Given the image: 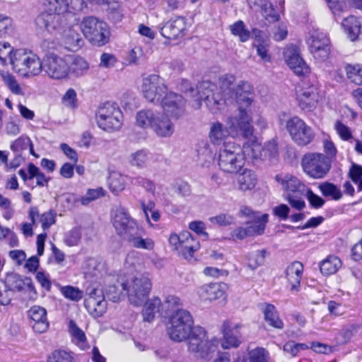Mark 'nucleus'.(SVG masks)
<instances>
[{
  "label": "nucleus",
  "instance_id": "nucleus-34",
  "mask_svg": "<svg viewBox=\"0 0 362 362\" xmlns=\"http://www.w3.org/2000/svg\"><path fill=\"white\" fill-rule=\"evenodd\" d=\"M335 20L340 18L343 13L353 6L349 0H325Z\"/></svg>",
  "mask_w": 362,
  "mask_h": 362
},
{
  "label": "nucleus",
  "instance_id": "nucleus-19",
  "mask_svg": "<svg viewBox=\"0 0 362 362\" xmlns=\"http://www.w3.org/2000/svg\"><path fill=\"white\" fill-rule=\"evenodd\" d=\"M80 31L81 25H74L63 29L60 35L62 42L66 49L76 52L82 47L84 42Z\"/></svg>",
  "mask_w": 362,
  "mask_h": 362
},
{
  "label": "nucleus",
  "instance_id": "nucleus-50",
  "mask_svg": "<svg viewBox=\"0 0 362 362\" xmlns=\"http://www.w3.org/2000/svg\"><path fill=\"white\" fill-rule=\"evenodd\" d=\"M256 6L261 8L262 15L269 23H274L279 21L280 19L279 14H278L273 5L262 0L261 4H257Z\"/></svg>",
  "mask_w": 362,
  "mask_h": 362
},
{
  "label": "nucleus",
  "instance_id": "nucleus-64",
  "mask_svg": "<svg viewBox=\"0 0 362 362\" xmlns=\"http://www.w3.org/2000/svg\"><path fill=\"white\" fill-rule=\"evenodd\" d=\"M249 356L251 362H267L269 353L263 348H256L250 351Z\"/></svg>",
  "mask_w": 362,
  "mask_h": 362
},
{
  "label": "nucleus",
  "instance_id": "nucleus-29",
  "mask_svg": "<svg viewBox=\"0 0 362 362\" xmlns=\"http://www.w3.org/2000/svg\"><path fill=\"white\" fill-rule=\"evenodd\" d=\"M33 54L28 53L23 49L14 51L13 57H10V63L13 66V69L21 75Z\"/></svg>",
  "mask_w": 362,
  "mask_h": 362
},
{
  "label": "nucleus",
  "instance_id": "nucleus-18",
  "mask_svg": "<svg viewBox=\"0 0 362 362\" xmlns=\"http://www.w3.org/2000/svg\"><path fill=\"white\" fill-rule=\"evenodd\" d=\"M87 292L88 297L85 300V307L94 317L102 316L107 309V302L102 288H89Z\"/></svg>",
  "mask_w": 362,
  "mask_h": 362
},
{
  "label": "nucleus",
  "instance_id": "nucleus-23",
  "mask_svg": "<svg viewBox=\"0 0 362 362\" xmlns=\"http://www.w3.org/2000/svg\"><path fill=\"white\" fill-rule=\"evenodd\" d=\"M284 56L287 65L296 75L305 76L310 72L309 66L296 48L287 49Z\"/></svg>",
  "mask_w": 362,
  "mask_h": 362
},
{
  "label": "nucleus",
  "instance_id": "nucleus-20",
  "mask_svg": "<svg viewBox=\"0 0 362 362\" xmlns=\"http://www.w3.org/2000/svg\"><path fill=\"white\" fill-rule=\"evenodd\" d=\"M187 22L184 17L178 16L168 21L160 28V34L168 39H176L185 35Z\"/></svg>",
  "mask_w": 362,
  "mask_h": 362
},
{
  "label": "nucleus",
  "instance_id": "nucleus-58",
  "mask_svg": "<svg viewBox=\"0 0 362 362\" xmlns=\"http://www.w3.org/2000/svg\"><path fill=\"white\" fill-rule=\"evenodd\" d=\"M235 98L238 105V110H243L250 114L251 106L254 101V93L252 92V94L240 95V96L235 97Z\"/></svg>",
  "mask_w": 362,
  "mask_h": 362
},
{
  "label": "nucleus",
  "instance_id": "nucleus-59",
  "mask_svg": "<svg viewBox=\"0 0 362 362\" xmlns=\"http://www.w3.org/2000/svg\"><path fill=\"white\" fill-rule=\"evenodd\" d=\"M47 362H76L72 355L63 350L53 351L47 359Z\"/></svg>",
  "mask_w": 362,
  "mask_h": 362
},
{
  "label": "nucleus",
  "instance_id": "nucleus-32",
  "mask_svg": "<svg viewBox=\"0 0 362 362\" xmlns=\"http://www.w3.org/2000/svg\"><path fill=\"white\" fill-rule=\"evenodd\" d=\"M68 329L71 336L72 341L76 344L81 349H86L88 348L87 339L84 332L78 327L76 323L71 320L69 322Z\"/></svg>",
  "mask_w": 362,
  "mask_h": 362
},
{
  "label": "nucleus",
  "instance_id": "nucleus-56",
  "mask_svg": "<svg viewBox=\"0 0 362 362\" xmlns=\"http://www.w3.org/2000/svg\"><path fill=\"white\" fill-rule=\"evenodd\" d=\"M334 129L341 140L349 141L353 139L351 129L342 122L337 120L334 124Z\"/></svg>",
  "mask_w": 362,
  "mask_h": 362
},
{
  "label": "nucleus",
  "instance_id": "nucleus-28",
  "mask_svg": "<svg viewBox=\"0 0 362 362\" xmlns=\"http://www.w3.org/2000/svg\"><path fill=\"white\" fill-rule=\"evenodd\" d=\"M229 136H230V133L226 124L224 126L218 121L211 124L209 138L211 144L214 145L226 144L225 141Z\"/></svg>",
  "mask_w": 362,
  "mask_h": 362
},
{
  "label": "nucleus",
  "instance_id": "nucleus-16",
  "mask_svg": "<svg viewBox=\"0 0 362 362\" xmlns=\"http://www.w3.org/2000/svg\"><path fill=\"white\" fill-rule=\"evenodd\" d=\"M307 43L313 57L319 61L326 60L329 54V40L327 35L318 30L310 32Z\"/></svg>",
  "mask_w": 362,
  "mask_h": 362
},
{
  "label": "nucleus",
  "instance_id": "nucleus-62",
  "mask_svg": "<svg viewBox=\"0 0 362 362\" xmlns=\"http://www.w3.org/2000/svg\"><path fill=\"white\" fill-rule=\"evenodd\" d=\"M61 292L66 298L74 301H78L83 297V292L78 288L71 286L62 287Z\"/></svg>",
  "mask_w": 362,
  "mask_h": 362
},
{
  "label": "nucleus",
  "instance_id": "nucleus-46",
  "mask_svg": "<svg viewBox=\"0 0 362 362\" xmlns=\"http://www.w3.org/2000/svg\"><path fill=\"white\" fill-rule=\"evenodd\" d=\"M241 151L245 158L247 156L251 158L262 159V147L257 141L245 142Z\"/></svg>",
  "mask_w": 362,
  "mask_h": 362
},
{
  "label": "nucleus",
  "instance_id": "nucleus-36",
  "mask_svg": "<svg viewBox=\"0 0 362 362\" xmlns=\"http://www.w3.org/2000/svg\"><path fill=\"white\" fill-rule=\"evenodd\" d=\"M223 332V341L222 343V346L223 349H227L239 346L240 342L239 339L240 334L236 329L235 330H231L229 328L228 324L224 323Z\"/></svg>",
  "mask_w": 362,
  "mask_h": 362
},
{
  "label": "nucleus",
  "instance_id": "nucleus-38",
  "mask_svg": "<svg viewBox=\"0 0 362 362\" xmlns=\"http://www.w3.org/2000/svg\"><path fill=\"white\" fill-rule=\"evenodd\" d=\"M11 149L15 153L23 154V152L29 149L32 155L35 156L33 145L30 139L27 136H21L11 144Z\"/></svg>",
  "mask_w": 362,
  "mask_h": 362
},
{
  "label": "nucleus",
  "instance_id": "nucleus-53",
  "mask_svg": "<svg viewBox=\"0 0 362 362\" xmlns=\"http://www.w3.org/2000/svg\"><path fill=\"white\" fill-rule=\"evenodd\" d=\"M233 35L238 36L241 42H246L250 37V32L245 28L244 22L239 20L230 26Z\"/></svg>",
  "mask_w": 362,
  "mask_h": 362
},
{
  "label": "nucleus",
  "instance_id": "nucleus-14",
  "mask_svg": "<svg viewBox=\"0 0 362 362\" xmlns=\"http://www.w3.org/2000/svg\"><path fill=\"white\" fill-rule=\"evenodd\" d=\"M296 94L298 106L302 110L310 112L316 107L320 95L317 88L314 85L303 81L296 88Z\"/></svg>",
  "mask_w": 362,
  "mask_h": 362
},
{
  "label": "nucleus",
  "instance_id": "nucleus-10",
  "mask_svg": "<svg viewBox=\"0 0 362 362\" xmlns=\"http://www.w3.org/2000/svg\"><path fill=\"white\" fill-rule=\"evenodd\" d=\"M302 168L304 172L313 179H322L331 168V160L325 155L320 153H308L302 158Z\"/></svg>",
  "mask_w": 362,
  "mask_h": 362
},
{
  "label": "nucleus",
  "instance_id": "nucleus-37",
  "mask_svg": "<svg viewBox=\"0 0 362 362\" xmlns=\"http://www.w3.org/2000/svg\"><path fill=\"white\" fill-rule=\"evenodd\" d=\"M258 35H255V40L253 42V46L257 48V54L264 62L270 61V56L268 54L269 47V39L267 37H263L261 35V32H258Z\"/></svg>",
  "mask_w": 362,
  "mask_h": 362
},
{
  "label": "nucleus",
  "instance_id": "nucleus-8",
  "mask_svg": "<svg viewBox=\"0 0 362 362\" xmlns=\"http://www.w3.org/2000/svg\"><path fill=\"white\" fill-rule=\"evenodd\" d=\"M81 29L84 37L93 45L103 46L109 42L110 33L107 23L95 17L84 18Z\"/></svg>",
  "mask_w": 362,
  "mask_h": 362
},
{
  "label": "nucleus",
  "instance_id": "nucleus-45",
  "mask_svg": "<svg viewBox=\"0 0 362 362\" xmlns=\"http://www.w3.org/2000/svg\"><path fill=\"white\" fill-rule=\"evenodd\" d=\"M126 184L125 177L117 172H112L108 178V185L112 193L118 194L122 192Z\"/></svg>",
  "mask_w": 362,
  "mask_h": 362
},
{
  "label": "nucleus",
  "instance_id": "nucleus-40",
  "mask_svg": "<svg viewBox=\"0 0 362 362\" xmlns=\"http://www.w3.org/2000/svg\"><path fill=\"white\" fill-rule=\"evenodd\" d=\"M268 222V215L263 214L260 216H255V218L250 223L247 227L250 236L262 235L265 230L266 223Z\"/></svg>",
  "mask_w": 362,
  "mask_h": 362
},
{
  "label": "nucleus",
  "instance_id": "nucleus-25",
  "mask_svg": "<svg viewBox=\"0 0 362 362\" xmlns=\"http://www.w3.org/2000/svg\"><path fill=\"white\" fill-rule=\"evenodd\" d=\"M303 269V264L298 261L293 262L287 266L285 274L291 291H298Z\"/></svg>",
  "mask_w": 362,
  "mask_h": 362
},
{
  "label": "nucleus",
  "instance_id": "nucleus-3",
  "mask_svg": "<svg viewBox=\"0 0 362 362\" xmlns=\"http://www.w3.org/2000/svg\"><path fill=\"white\" fill-rule=\"evenodd\" d=\"M112 223L116 233L131 246L137 249L153 250L154 241L150 238H143L144 228L124 208H117L112 212Z\"/></svg>",
  "mask_w": 362,
  "mask_h": 362
},
{
  "label": "nucleus",
  "instance_id": "nucleus-26",
  "mask_svg": "<svg viewBox=\"0 0 362 362\" xmlns=\"http://www.w3.org/2000/svg\"><path fill=\"white\" fill-rule=\"evenodd\" d=\"M276 180L284 187L285 194L297 193V194H305L306 186L296 177L286 175L284 176L276 175Z\"/></svg>",
  "mask_w": 362,
  "mask_h": 362
},
{
  "label": "nucleus",
  "instance_id": "nucleus-2",
  "mask_svg": "<svg viewBox=\"0 0 362 362\" xmlns=\"http://www.w3.org/2000/svg\"><path fill=\"white\" fill-rule=\"evenodd\" d=\"M235 77L233 75H224L219 78V89L210 81H206L199 83L197 86L196 95L193 107L199 109L201 107V101L204 100L209 110L213 114H218L223 110L226 101L233 95L235 88L234 85Z\"/></svg>",
  "mask_w": 362,
  "mask_h": 362
},
{
  "label": "nucleus",
  "instance_id": "nucleus-41",
  "mask_svg": "<svg viewBox=\"0 0 362 362\" xmlns=\"http://www.w3.org/2000/svg\"><path fill=\"white\" fill-rule=\"evenodd\" d=\"M322 194L330 199L338 201L342 197V192L340 188L333 183L325 182L318 187Z\"/></svg>",
  "mask_w": 362,
  "mask_h": 362
},
{
  "label": "nucleus",
  "instance_id": "nucleus-17",
  "mask_svg": "<svg viewBox=\"0 0 362 362\" xmlns=\"http://www.w3.org/2000/svg\"><path fill=\"white\" fill-rule=\"evenodd\" d=\"M65 16L54 11L47 9L42 12L35 19L36 25L40 29H45L50 33L61 34L64 28Z\"/></svg>",
  "mask_w": 362,
  "mask_h": 362
},
{
  "label": "nucleus",
  "instance_id": "nucleus-6",
  "mask_svg": "<svg viewBox=\"0 0 362 362\" xmlns=\"http://www.w3.org/2000/svg\"><path fill=\"white\" fill-rule=\"evenodd\" d=\"M53 44L47 40H45L42 44L43 49H47L42 59V71L52 79H65L69 74V65L64 57L49 50L52 47L49 45Z\"/></svg>",
  "mask_w": 362,
  "mask_h": 362
},
{
  "label": "nucleus",
  "instance_id": "nucleus-11",
  "mask_svg": "<svg viewBox=\"0 0 362 362\" xmlns=\"http://www.w3.org/2000/svg\"><path fill=\"white\" fill-rule=\"evenodd\" d=\"M285 128L292 141L298 146H306L314 139L315 134L304 120L298 116H293L286 120Z\"/></svg>",
  "mask_w": 362,
  "mask_h": 362
},
{
  "label": "nucleus",
  "instance_id": "nucleus-27",
  "mask_svg": "<svg viewBox=\"0 0 362 362\" xmlns=\"http://www.w3.org/2000/svg\"><path fill=\"white\" fill-rule=\"evenodd\" d=\"M182 243L180 251L182 256L187 259H191L195 252L199 250L200 243L198 240L188 231L181 233Z\"/></svg>",
  "mask_w": 362,
  "mask_h": 362
},
{
  "label": "nucleus",
  "instance_id": "nucleus-9",
  "mask_svg": "<svg viewBox=\"0 0 362 362\" xmlns=\"http://www.w3.org/2000/svg\"><path fill=\"white\" fill-rule=\"evenodd\" d=\"M95 121L101 129L113 132L122 127L123 115L116 104L107 102L98 107L95 113Z\"/></svg>",
  "mask_w": 362,
  "mask_h": 362
},
{
  "label": "nucleus",
  "instance_id": "nucleus-24",
  "mask_svg": "<svg viewBox=\"0 0 362 362\" xmlns=\"http://www.w3.org/2000/svg\"><path fill=\"white\" fill-rule=\"evenodd\" d=\"M1 284L4 288H8L13 293L20 292L25 287H28L30 291L35 288L31 279H23L21 275L14 272L7 273L5 279L1 280Z\"/></svg>",
  "mask_w": 362,
  "mask_h": 362
},
{
  "label": "nucleus",
  "instance_id": "nucleus-35",
  "mask_svg": "<svg viewBox=\"0 0 362 362\" xmlns=\"http://www.w3.org/2000/svg\"><path fill=\"white\" fill-rule=\"evenodd\" d=\"M341 259L335 255H329L320 262V269L322 274L329 276L335 274L341 267Z\"/></svg>",
  "mask_w": 362,
  "mask_h": 362
},
{
  "label": "nucleus",
  "instance_id": "nucleus-15",
  "mask_svg": "<svg viewBox=\"0 0 362 362\" xmlns=\"http://www.w3.org/2000/svg\"><path fill=\"white\" fill-rule=\"evenodd\" d=\"M163 112L172 119H178L185 112L186 100L184 97L173 90H168L159 103Z\"/></svg>",
  "mask_w": 362,
  "mask_h": 362
},
{
  "label": "nucleus",
  "instance_id": "nucleus-7",
  "mask_svg": "<svg viewBox=\"0 0 362 362\" xmlns=\"http://www.w3.org/2000/svg\"><path fill=\"white\" fill-rule=\"evenodd\" d=\"M219 168L227 173H237L245 165V156L239 145L235 143L224 144L218 157Z\"/></svg>",
  "mask_w": 362,
  "mask_h": 362
},
{
  "label": "nucleus",
  "instance_id": "nucleus-12",
  "mask_svg": "<svg viewBox=\"0 0 362 362\" xmlns=\"http://www.w3.org/2000/svg\"><path fill=\"white\" fill-rule=\"evenodd\" d=\"M225 122L233 138H249L253 134L252 117L247 111L238 110V114L228 117Z\"/></svg>",
  "mask_w": 362,
  "mask_h": 362
},
{
  "label": "nucleus",
  "instance_id": "nucleus-13",
  "mask_svg": "<svg viewBox=\"0 0 362 362\" xmlns=\"http://www.w3.org/2000/svg\"><path fill=\"white\" fill-rule=\"evenodd\" d=\"M168 90L163 79L158 75L151 74L143 79L141 92L149 103L159 104Z\"/></svg>",
  "mask_w": 362,
  "mask_h": 362
},
{
  "label": "nucleus",
  "instance_id": "nucleus-42",
  "mask_svg": "<svg viewBox=\"0 0 362 362\" xmlns=\"http://www.w3.org/2000/svg\"><path fill=\"white\" fill-rule=\"evenodd\" d=\"M142 259L138 252L132 251L127 255L124 267L127 270V273H133L134 271L139 270L141 267ZM127 274L124 273V277Z\"/></svg>",
  "mask_w": 362,
  "mask_h": 362
},
{
  "label": "nucleus",
  "instance_id": "nucleus-5",
  "mask_svg": "<svg viewBox=\"0 0 362 362\" xmlns=\"http://www.w3.org/2000/svg\"><path fill=\"white\" fill-rule=\"evenodd\" d=\"M119 286L125 291L131 304L142 305L148 299L152 288L151 279L146 276H127L125 281L119 283Z\"/></svg>",
  "mask_w": 362,
  "mask_h": 362
},
{
  "label": "nucleus",
  "instance_id": "nucleus-52",
  "mask_svg": "<svg viewBox=\"0 0 362 362\" xmlns=\"http://www.w3.org/2000/svg\"><path fill=\"white\" fill-rule=\"evenodd\" d=\"M279 156L278 144L275 139H272L265 143L262 147V159L270 161L276 160Z\"/></svg>",
  "mask_w": 362,
  "mask_h": 362
},
{
  "label": "nucleus",
  "instance_id": "nucleus-63",
  "mask_svg": "<svg viewBox=\"0 0 362 362\" xmlns=\"http://www.w3.org/2000/svg\"><path fill=\"white\" fill-rule=\"evenodd\" d=\"M0 209L4 211L3 217L6 220H10L14 214V209L12 207L11 199L4 197L0 194Z\"/></svg>",
  "mask_w": 362,
  "mask_h": 362
},
{
  "label": "nucleus",
  "instance_id": "nucleus-55",
  "mask_svg": "<svg viewBox=\"0 0 362 362\" xmlns=\"http://www.w3.org/2000/svg\"><path fill=\"white\" fill-rule=\"evenodd\" d=\"M14 27L11 18L0 14V36L6 37L13 33Z\"/></svg>",
  "mask_w": 362,
  "mask_h": 362
},
{
  "label": "nucleus",
  "instance_id": "nucleus-48",
  "mask_svg": "<svg viewBox=\"0 0 362 362\" xmlns=\"http://www.w3.org/2000/svg\"><path fill=\"white\" fill-rule=\"evenodd\" d=\"M122 281H125L124 277H120L116 284L109 285L105 288V294L110 300L117 302L126 295L125 291L119 286V283Z\"/></svg>",
  "mask_w": 362,
  "mask_h": 362
},
{
  "label": "nucleus",
  "instance_id": "nucleus-47",
  "mask_svg": "<svg viewBox=\"0 0 362 362\" xmlns=\"http://www.w3.org/2000/svg\"><path fill=\"white\" fill-rule=\"evenodd\" d=\"M42 60L41 61L37 55L33 54L21 75L25 77L37 76L42 71Z\"/></svg>",
  "mask_w": 362,
  "mask_h": 362
},
{
  "label": "nucleus",
  "instance_id": "nucleus-60",
  "mask_svg": "<svg viewBox=\"0 0 362 362\" xmlns=\"http://www.w3.org/2000/svg\"><path fill=\"white\" fill-rule=\"evenodd\" d=\"M132 183L134 185L142 187L146 192L154 194L156 191V186L154 182L148 178L137 176L132 179Z\"/></svg>",
  "mask_w": 362,
  "mask_h": 362
},
{
  "label": "nucleus",
  "instance_id": "nucleus-61",
  "mask_svg": "<svg viewBox=\"0 0 362 362\" xmlns=\"http://www.w3.org/2000/svg\"><path fill=\"white\" fill-rule=\"evenodd\" d=\"M265 252V250H261L250 254L248 257V267L252 269H255L262 265L264 262Z\"/></svg>",
  "mask_w": 362,
  "mask_h": 362
},
{
  "label": "nucleus",
  "instance_id": "nucleus-4",
  "mask_svg": "<svg viewBox=\"0 0 362 362\" xmlns=\"http://www.w3.org/2000/svg\"><path fill=\"white\" fill-rule=\"evenodd\" d=\"M170 117L163 112L141 110L136 115V124L143 129H151L158 137L169 138L175 132V124Z\"/></svg>",
  "mask_w": 362,
  "mask_h": 362
},
{
  "label": "nucleus",
  "instance_id": "nucleus-33",
  "mask_svg": "<svg viewBox=\"0 0 362 362\" xmlns=\"http://www.w3.org/2000/svg\"><path fill=\"white\" fill-rule=\"evenodd\" d=\"M153 154L145 149L139 150L131 153L129 158V162L132 166L138 168L147 167L151 162Z\"/></svg>",
  "mask_w": 362,
  "mask_h": 362
},
{
  "label": "nucleus",
  "instance_id": "nucleus-57",
  "mask_svg": "<svg viewBox=\"0 0 362 362\" xmlns=\"http://www.w3.org/2000/svg\"><path fill=\"white\" fill-rule=\"evenodd\" d=\"M305 194H297V193H291L284 194V199L288 201L289 204L296 210H302L305 207V202L303 197Z\"/></svg>",
  "mask_w": 362,
  "mask_h": 362
},
{
  "label": "nucleus",
  "instance_id": "nucleus-44",
  "mask_svg": "<svg viewBox=\"0 0 362 362\" xmlns=\"http://www.w3.org/2000/svg\"><path fill=\"white\" fill-rule=\"evenodd\" d=\"M264 320L269 325L277 328L282 329L284 327L283 322L279 319L278 313L274 305L267 304L264 309Z\"/></svg>",
  "mask_w": 362,
  "mask_h": 362
},
{
  "label": "nucleus",
  "instance_id": "nucleus-39",
  "mask_svg": "<svg viewBox=\"0 0 362 362\" xmlns=\"http://www.w3.org/2000/svg\"><path fill=\"white\" fill-rule=\"evenodd\" d=\"M160 299L158 297H153L145 304L142 315L144 321L151 322L155 317L156 312L161 313Z\"/></svg>",
  "mask_w": 362,
  "mask_h": 362
},
{
  "label": "nucleus",
  "instance_id": "nucleus-22",
  "mask_svg": "<svg viewBox=\"0 0 362 362\" xmlns=\"http://www.w3.org/2000/svg\"><path fill=\"white\" fill-rule=\"evenodd\" d=\"M228 288L225 283L205 284L198 288L197 293L201 300L212 301L224 296Z\"/></svg>",
  "mask_w": 362,
  "mask_h": 362
},
{
  "label": "nucleus",
  "instance_id": "nucleus-43",
  "mask_svg": "<svg viewBox=\"0 0 362 362\" xmlns=\"http://www.w3.org/2000/svg\"><path fill=\"white\" fill-rule=\"evenodd\" d=\"M347 78L353 83L362 86V64H348L344 67Z\"/></svg>",
  "mask_w": 362,
  "mask_h": 362
},
{
  "label": "nucleus",
  "instance_id": "nucleus-54",
  "mask_svg": "<svg viewBox=\"0 0 362 362\" xmlns=\"http://www.w3.org/2000/svg\"><path fill=\"white\" fill-rule=\"evenodd\" d=\"M0 76L10 90L16 95H23V90L15 77L6 71H1Z\"/></svg>",
  "mask_w": 362,
  "mask_h": 362
},
{
  "label": "nucleus",
  "instance_id": "nucleus-21",
  "mask_svg": "<svg viewBox=\"0 0 362 362\" xmlns=\"http://www.w3.org/2000/svg\"><path fill=\"white\" fill-rule=\"evenodd\" d=\"M28 315L34 332L39 334L47 332L49 328V322L47 318V310L45 308L33 305L28 311Z\"/></svg>",
  "mask_w": 362,
  "mask_h": 362
},
{
  "label": "nucleus",
  "instance_id": "nucleus-31",
  "mask_svg": "<svg viewBox=\"0 0 362 362\" xmlns=\"http://www.w3.org/2000/svg\"><path fill=\"white\" fill-rule=\"evenodd\" d=\"M257 177L254 172L245 168L243 172L236 177V182L238 189L247 191L252 189L256 185Z\"/></svg>",
  "mask_w": 362,
  "mask_h": 362
},
{
  "label": "nucleus",
  "instance_id": "nucleus-30",
  "mask_svg": "<svg viewBox=\"0 0 362 362\" xmlns=\"http://www.w3.org/2000/svg\"><path fill=\"white\" fill-rule=\"evenodd\" d=\"M341 25L351 41L358 38L361 28V23L358 18L349 16L343 20Z\"/></svg>",
  "mask_w": 362,
  "mask_h": 362
},
{
  "label": "nucleus",
  "instance_id": "nucleus-51",
  "mask_svg": "<svg viewBox=\"0 0 362 362\" xmlns=\"http://www.w3.org/2000/svg\"><path fill=\"white\" fill-rule=\"evenodd\" d=\"M182 305V302L180 298L173 295H169L165 298L163 302L160 301L161 314L167 313L170 311L173 313L177 310L180 306Z\"/></svg>",
  "mask_w": 362,
  "mask_h": 362
},
{
  "label": "nucleus",
  "instance_id": "nucleus-49",
  "mask_svg": "<svg viewBox=\"0 0 362 362\" xmlns=\"http://www.w3.org/2000/svg\"><path fill=\"white\" fill-rule=\"evenodd\" d=\"M89 69L88 62L80 56L73 57L69 65V71H71L76 76L85 75Z\"/></svg>",
  "mask_w": 362,
  "mask_h": 362
},
{
  "label": "nucleus",
  "instance_id": "nucleus-1",
  "mask_svg": "<svg viewBox=\"0 0 362 362\" xmlns=\"http://www.w3.org/2000/svg\"><path fill=\"white\" fill-rule=\"evenodd\" d=\"M194 320L190 313L178 309L169 317L167 332L170 338L177 342L188 339V351L197 358L211 360L218 351V339H209L206 331L202 327H193Z\"/></svg>",
  "mask_w": 362,
  "mask_h": 362
}]
</instances>
